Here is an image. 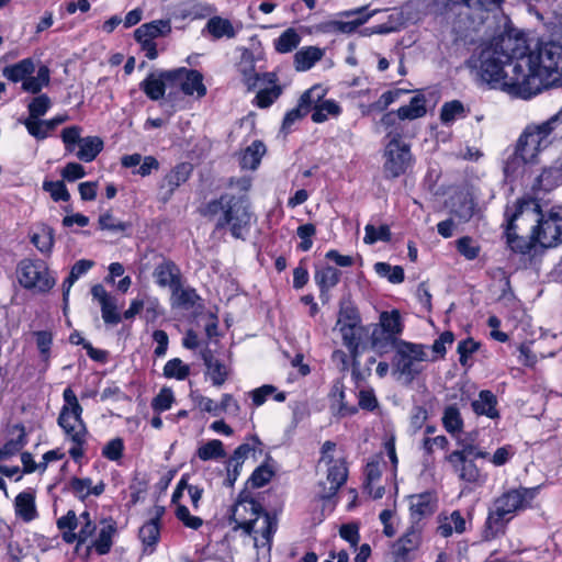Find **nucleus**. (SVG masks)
I'll use <instances>...</instances> for the list:
<instances>
[{"instance_id":"864d4df0","label":"nucleus","mask_w":562,"mask_h":562,"mask_svg":"<svg viewBox=\"0 0 562 562\" xmlns=\"http://www.w3.org/2000/svg\"><path fill=\"white\" fill-rule=\"evenodd\" d=\"M300 42L299 33L294 29H288L274 41V48L281 54L290 53L299 46Z\"/></svg>"},{"instance_id":"e433bc0d","label":"nucleus","mask_w":562,"mask_h":562,"mask_svg":"<svg viewBox=\"0 0 562 562\" xmlns=\"http://www.w3.org/2000/svg\"><path fill=\"white\" fill-rule=\"evenodd\" d=\"M12 437L0 448V460H5L19 453L26 445V434L23 426L15 425L11 431Z\"/></svg>"},{"instance_id":"37998d69","label":"nucleus","mask_w":562,"mask_h":562,"mask_svg":"<svg viewBox=\"0 0 562 562\" xmlns=\"http://www.w3.org/2000/svg\"><path fill=\"white\" fill-rule=\"evenodd\" d=\"M35 71V64L31 58H24L14 65L7 66L3 69V76L12 81L19 82L26 80V78Z\"/></svg>"},{"instance_id":"680f3d73","label":"nucleus","mask_w":562,"mask_h":562,"mask_svg":"<svg viewBox=\"0 0 562 562\" xmlns=\"http://www.w3.org/2000/svg\"><path fill=\"white\" fill-rule=\"evenodd\" d=\"M82 128L78 125L65 127L61 131L60 137L68 153H72L77 145L80 144Z\"/></svg>"},{"instance_id":"3c124183","label":"nucleus","mask_w":562,"mask_h":562,"mask_svg":"<svg viewBox=\"0 0 562 562\" xmlns=\"http://www.w3.org/2000/svg\"><path fill=\"white\" fill-rule=\"evenodd\" d=\"M196 456L202 461H209L224 458L226 452L221 440L212 439L198 448Z\"/></svg>"},{"instance_id":"7ed1b4c3","label":"nucleus","mask_w":562,"mask_h":562,"mask_svg":"<svg viewBox=\"0 0 562 562\" xmlns=\"http://www.w3.org/2000/svg\"><path fill=\"white\" fill-rule=\"evenodd\" d=\"M201 213L216 221V231L227 228L234 238L241 240L246 239L254 220L247 196L231 193L207 202Z\"/></svg>"},{"instance_id":"774afa93","label":"nucleus","mask_w":562,"mask_h":562,"mask_svg":"<svg viewBox=\"0 0 562 562\" xmlns=\"http://www.w3.org/2000/svg\"><path fill=\"white\" fill-rule=\"evenodd\" d=\"M273 474L274 472L270 465L261 464L254 470L252 474L249 477V483L251 484L252 487H262L270 482Z\"/></svg>"},{"instance_id":"412c9836","label":"nucleus","mask_w":562,"mask_h":562,"mask_svg":"<svg viewBox=\"0 0 562 562\" xmlns=\"http://www.w3.org/2000/svg\"><path fill=\"white\" fill-rule=\"evenodd\" d=\"M91 295L100 307L102 319L108 325H117L122 321V316L117 308L116 299L111 295L102 284H95L91 288Z\"/></svg>"},{"instance_id":"0eeeda50","label":"nucleus","mask_w":562,"mask_h":562,"mask_svg":"<svg viewBox=\"0 0 562 562\" xmlns=\"http://www.w3.org/2000/svg\"><path fill=\"white\" fill-rule=\"evenodd\" d=\"M63 400L64 404L57 418L58 426L63 429L68 440L87 441L89 431L82 419L83 408L71 387L64 390Z\"/></svg>"},{"instance_id":"a19ab883","label":"nucleus","mask_w":562,"mask_h":562,"mask_svg":"<svg viewBox=\"0 0 562 562\" xmlns=\"http://www.w3.org/2000/svg\"><path fill=\"white\" fill-rule=\"evenodd\" d=\"M76 156L79 160L91 162L103 149V140L98 136H87L80 139Z\"/></svg>"},{"instance_id":"4c0bfd02","label":"nucleus","mask_w":562,"mask_h":562,"mask_svg":"<svg viewBox=\"0 0 562 562\" xmlns=\"http://www.w3.org/2000/svg\"><path fill=\"white\" fill-rule=\"evenodd\" d=\"M324 56V50L316 46H307L297 50L294 55V65L297 71L311 69Z\"/></svg>"},{"instance_id":"603ef678","label":"nucleus","mask_w":562,"mask_h":562,"mask_svg":"<svg viewBox=\"0 0 562 562\" xmlns=\"http://www.w3.org/2000/svg\"><path fill=\"white\" fill-rule=\"evenodd\" d=\"M442 425L445 429L451 435H456L462 430L463 419L459 408L456 405H449L445 408L442 415Z\"/></svg>"},{"instance_id":"e2e57ef3","label":"nucleus","mask_w":562,"mask_h":562,"mask_svg":"<svg viewBox=\"0 0 562 562\" xmlns=\"http://www.w3.org/2000/svg\"><path fill=\"white\" fill-rule=\"evenodd\" d=\"M457 250L468 260L475 259L480 254L479 244L470 236H463L457 241Z\"/></svg>"},{"instance_id":"052dcab7","label":"nucleus","mask_w":562,"mask_h":562,"mask_svg":"<svg viewBox=\"0 0 562 562\" xmlns=\"http://www.w3.org/2000/svg\"><path fill=\"white\" fill-rule=\"evenodd\" d=\"M34 337L36 340V346L40 351L41 358L47 367L49 357H50V347L53 344V335L47 330H38L34 331Z\"/></svg>"},{"instance_id":"39448f33","label":"nucleus","mask_w":562,"mask_h":562,"mask_svg":"<svg viewBox=\"0 0 562 562\" xmlns=\"http://www.w3.org/2000/svg\"><path fill=\"white\" fill-rule=\"evenodd\" d=\"M561 123L562 109L544 122L527 125L517 140L518 149L537 160L539 153L552 144L553 132Z\"/></svg>"},{"instance_id":"5fc2aeb1","label":"nucleus","mask_w":562,"mask_h":562,"mask_svg":"<svg viewBox=\"0 0 562 562\" xmlns=\"http://www.w3.org/2000/svg\"><path fill=\"white\" fill-rule=\"evenodd\" d=\"M465 116V110L462 102L453 100L446 102L440 111V120L443 124H450L459 117Z\"/></svg>"},{"instance_id":"9b49d317","label":"nucleus","mask_w":562,"mask_h":562,"mask_svg":"<svg viewBox=\"0 0 562 562\" xmlns=\"http://www.w3.org/2000/svg\"><path fill=\"white\" fill-rule=\"evenodd\" d=\"M539 487L510 488L502 493L492 503V508L510 520L520 512L532 507Z\"/></svg>"},{"instance_id":"13d9d810","label":"nucleus","mask_w":562,"mask_h":562,"mask_svg":"<svg viewBox=\"0 0 562 562\" xmlns=\"http://www.w3.org/2000/svg\"><path fill=\"white\" fill-rule=\"evenodd\" d=\"M363 241L368 245H372L376 241H389L391 239V232L387 225H381L375 227L372 224H368L364 227Z\"/></svg>"},{"instance_id":"72a5a7b5","label":"nucleus","mask_w":562,"mask_h":562,"mask_svg":"<svg viewBox=\"0 0 562 562\" xmlns=\"http://www.w3.org/2000/svg\"><path fill=\"white\" fill-rule=\"evenodd\" d=\"M203 33L210 34L213 40H221L223 37L234 38L237 34V30L228 19L213 16L207 21Z\"/></svg>"},{"instance_id":"58836bf2","label":"nucleus","mask_w":562,"mask_h":562,"mask_svg":"<svg viewBox=\"0 0 562 562\" xmlns=\"http://www.w3.org/2000/svg\"><path fill=\"white\" fill-rule=\"evenodd\" d=\"M426 113V98L422 93L413 97L407 105H403L396 111L400 120H416L425 116Z\"/></svg>"},{"instance_id":"a878e982","label":"nucleus","mask_w":562,"mask_h":562,"mask_svg":"<svg viewBox=\"0 0 562 562\" xmlns=\"http://www.w3.org/2000/svg\"><path fill=\"white\" fill-rule=\"evenodd\" d=\"M316 91L317 87H313L301 95L297 106L285 114L282 123L283 131L289 130L296 121L304 117L311 111L313 102H315L314 94Z\"/></svg>"},{"instance_id":"69168bd1","label":"nucleus","mask_w":562,"mask_h":562,"mask_svg":"<svg viewBox=\"0 0 562 562\" xmlns=\"http://www.w3.org/2000/svg\"><path fill=\"white\" fill-rule=\"evenodd\" d=\"M175 402L173 392L169 387H162L159 393L153 398L151 407L155 412L161 413L168 411Z\"/></svg>"},{"instance_id":"c756f323","label":"nucleus","mask_w":562,"mask_h":562,"mask_svg":"<svg viewBox=\"0 0 562 562\" xmlns=\"http://www.w3.org/2000/svg\"><path fill=\"white\" fill-rule=\"evenodd\" d=\"M509 521V518L490 507L482 533L483 539L491 541L505 535Z\"/></svg>"},{"instance_id":"2f4dec72","label":"nucleus","mask_w":562,"mask_h":562,"mask_svg":"<svg viewBox=\"0 0 562 562\" xmlns=\"http://www.w3.org/2000/svg\"><path fill=\"white\" fill-rule=\"evenodd\" d=\"M171 32L170 20H155L142 24L134 32L135 40L154 41L156 37L166 36Z\"/></svg>"},{"instance_id":"c9c22d12","label":"nucleus","mask_w":562,"mask_h":562,"mask_svg":"<svg viewBox=\"0 0 562 562\" xmlns=\"http://www.w3.org/2000/svg\"><path fill=\"white\" fill-rule=\"evenodd\" d=\"M533 162H536V160L533 158H528L525 155V151L518 149V144H516L515 151L505 160L503 170L506 178L515 179L525 171V166L527 164Z\"/></svg>"},{"instance_id":"5701e85b","label":"nucleus","mask_w":562,"mask_h":562,"mask_svg":"<svg viewBox=\"0 0 562 562\" xmlns=\"http://www.w3.org/2000/svg\"><path fill=\"white\" fill-rule=\"evenodd\" d=\"M191 172L192 165L188 162H181L172 168L164 177L159 186L164 199L169 200L173 192L190 178Z\"/></svg>"},{"instance_id":"2eb2a0df","label":"nucleus","mask_w":562,"mask_h":562,"mask_svg":"<svg viewBox=\"0 0 562 562\" xmlns=\"http://www.w3.org/2000/svg\"><path fill=\"white\" fill-rule=\"evenodd\" d=\"M423 524L411 525L392 546L394 562H411L423 541Z\"/></svg>"},{"instance_id":"f704fd0d","label":"nucleus","mask_w":562,"mask_h":562,"mask_svg":"<svg viewBox=\"0 0 562 562\" xmlns=\"http://www.w3.org/2000/svg\"><path fill=\"white\" fill-rule=\"evenodd\" d=\"M69 487L79 499L85 501L90 495L100 496L105 490V484L103 481H100L93 486L92 480L89 477H72L69 482Z\"/></svg>"},{"instance_id":"49530a36","label":"nucleus","mask_w":562,"mask_h":562,"mask_svg":"<svg viewBox=\"0 0 562 562\" xmlns=\"http://www.w3.org/2000/svg\"><path fill=\"white\" fill-rule=\"evenodd\" d=\"M171 305L182 308H191L194 306L199 299L194 289L182 288L181 281L179 285L173 286L171 290Z\"/></svg>"},{"instance_id":"f3484780","label":"nucleus","mask_w":562,"mask_h":562,"mask_svg":"<svg viewBox=\"0 0 562 562\" xmlns=\"http://www.w3.org/2000/svg\"><path fill=\"white\" fill-rule=\"evenodd\" d=\"M164 515L165 507L155 505L149 510V519L139 528L138 537L144 546V550H148L149 553L155 550L160 539V521Z\"/></svg>"},{"instance_id":"ea45409f","label":"nucleus","mask_w":562,"mask_h":562,"mask_svg":"<svg viewBox=\"0 0 562 562\" xmlns=\"http://www.w3.org/2000/svg\"><path fill=\"white\" fill-rule=\"evenodd\" d=\"M376 326L389 333L390 337L395 338H398L404 329L402 317L397 310L382 312L380 314L379 324Z\"/></svg>"},{"instance_id":"6ab92c4d","label":"nucleus","mask_w":562,"mask_h":562,"mask_svg":"<svg viewBox=\"0 0 562 562\" xmlns=\"http://www.w3.org/2000/svg\"><path fill=\"white\" fill-rule=\"evenodd\" d=\"M348 470L345 461H337L334 464L327 467L326 481L319 482V491L317 492L319 498L329 499L347 481Z\"/></svg>"},{"instance_id":"09e8293b","label":"nucleus","mask_w":562,"mask_h":562,"mask_svg":"<svg viewBox=\"0 0 562 562\" xmlns=\"http://www.w3.org/2000/svg\"><path fill=\"white\" fill-rule=\"evenodd\" d=\"M238 69L248 88L255 87L258 80V74L255 71V56L252 52L249 49L243 50Z\"/></svg>"},{"instance_id":"6e6d98bb","label":"nucleus","mask_w":562,"mask_h":562,"mask_svg":"<svg viewBox=\"0 0 562 562\" xmlns=\"http://www.w3.org/2000/svg\"><path fill=\"white\" fill-rule=\"evenodd\" d=\"M330 396H331V401H333L331 407L335 408V406L337 405V413L339 415L346 416V415L355 414L357 412L356 407H348L344 403L345 391H344L342 383L336 382L333 385V389H331V392H330Z\"/></svg>"},{"instance_id":"8fccbe9b","label":"nucleus","mask_w":562,"mask_h":562,"mask_svg":"<svg viewBox=\"0 0 562 562\" xmlns=\"http://www.w3.org/2000/svg\"><path fill=\"white\" fill-rule=\"evenodd\" d=\"M31 243L44 255H49L54 246V229L43 225L31 236Z\"/></svg>"},{"instance_id":"a211bd4d","label":"nucleus","mask_w":562,"mask_h":562,"mask_svg":"<svg viewBox=\"0 0 562 562\" xmlns=\"http://www.w3.org/2000/svg\"><path fill=\"white\" fill-rule=\"evenodd\" d=\"M259 502L252 497H240L233 508V520L243 530L254 528V522L263 513Z\"/></svg>"},{"instance_id":"f257e3e1","label":"nucleus","mask_w":562,"mask_h":562,"mask_svg":"<svg viewBox=\"0 0 562 562\" xmlns=\"http://www.w3.org/2000/svg\"><path fill=\"white\" fill-rule=\"evenodd\" d=\"M526 50V38L518 32L506 31L482 47L474 67L492 88L529 99L535 87L521 81L524 65L519 63Z\"/></svg>"},{"instance_id":"6e6552de","label":"nucleus","mask_w":562,"mask_h":562,"mask_svg":"<svg viewBox=\"0 0 562 562\" xmlns=\"http://www.w3.org/2000/svg\"><path fill=\"white\" fill-rule=\"evenodd\" d=\"M335 329L339 331L342 344L355 360L359 353V347L364 335V327L361 324L360 314L352 303H340Z\"/></svg>"},{"instance_id":"bf43d9fd","label":"nucleus","mask_w":562,"mask_h":562,"mask_svg":"<svg viewBox=\"0 0 562 562\" xmlns=\"http://www.w3.org/2000/svg\"><path fill=\"white\" fill-rule=\"evenodd\" d=\"M99 228L102 231H110L113 233L125 232L131 227L130 223L122 222L114 217L110 212H105L99 216L98 220Z\"/></svg>"},{"instance_id":"c85d7f7f","label":"nucleus","mask_w":562,"mask_h":562,"mask_svg":"<svg viewBox=\"0 0 562 562\" xmlns=\"http://www.w3.org/2000/svg\"><path fill=\"white\" fill-rule=\"evenodd\" d=\"M166 71L151 72L139 83L140 89L150 100L161 99L166 88H169V81L164 77Z\"/></svg>"},{"instance_id":"338daca9","label":"nucleus","mask_w":562,"mask_h":562,"mask_svg":"<svg viewBox=\"0 0 562 562\" xmlns=\"http://www.w3.org/2000/svg\"><path fill=\"white\" fill-rule=\"evenodd\" d=\"M206 373L209 374L214 386L223 385L228 378V370L226 366L220 360L206 366Z\"/></svg>"},{"instance_id":"f8f14e48","label":"nucleus","mask_w":562,"mask_h":562,"mask_svg":"<svg viewBox=\"0 0 562 562\" xmlns=\"http://www.w3.org/2000/svg\"><path fill=\"white\" fill-rule=\"evenodd\" d=\"M469 454L470 450H454L446 457V460L460 481L472 486H482L487 480V474Z\"/></svg>"},{"instance_id":"20e7f679","label":"nucleus","mask_w":562,"mask_h":562,"mask_svg":"<svg viewBox=\"0 0 562 562\" xmlns=\"http://www.w3.org/2000/svg\"><path fill=\"white\" fill-rule=\"evenodd\" d=\"M525 212L537 216L531 229V239L542 248H553L562 244V206H553L542 212L540 205L530 202Z\"/></svg>"},{"instance_id":"7c9ffc66","label":"nucleus","mask_w":562,"mask_h":562,"mask_svg":"<svg viewBox=\"0 0 562 562\" xmlns=\"http://www.w3.org/2000/svg\"><path fill=\"white\" fill-rule=\"evenodd\" d=\"M315 102H313L312 109V121L315 123H323L329 116H338L340 114V106L334 100H323L322 94L319 93V88H317L316 93L314 94Z\"/></svg>"},{"instance_id":"4468645a","label":"nucleus","mask_w":562,"mask_h":562,"mask_svg":"<svg viewBox=\"0 0 562 562\" xmlns=\"http://www.w3.org/2000/svg\"><path fill=\"white\" fill-rule=\"evenodd\" d=\"M57 528L61 532V538L66 543L76 542V550L86 543L94 535L97 525L94 521H87L78 525L75 510H68L66 515L59 517L56 521Z\"/></svg>"},{"instance_id":"aec40b11","label":"nucleus","mask_w":562,"mask_h":562,"mask_svg":"<svg viewBox=\"0 0 562 562\" xmlns=\"http://www.w3.org/2000/svg\"><path fill=\"white\" fill-rule=\"evenodd\" d=\"M278 521L274 516H271L269 513L263 512L258 516L256 521L254 522V528L249 530H244L247 535H254L255 546L267 547L270 549L271 541L274 532L277 531Z\"/></svg>"},{"instance_id":"1a4fd4ad","label":"nucleus","mask_w":562,"mask_h":562,"mask_svg":"<svg viewBox=\"0 0 562 562\" xmlns=\"http://www.w3.org/2000/svg\"><path fill=\"white\" fill-rule=\"evenodd\" d=\"M16 278L21 286L37 293H46L56 283L47 263L38 258H24L16 267Z\"/></svg>"},{"instance_id":"dca6fc26","label":"nucleus","mask_w":562,"mask_h":562,"mask_svg":"<svg viewBox=\"0 0 562 562\" xmlns=\"http://www.w3.org/2000/svg\"><path fill=\"white\" fill-rule=\"evenodd\" d=\"M530 202L525 200H518L515 204V212L509 215L508 210L506 211L507 216V225L505 229L506 244L508 247L516 252L528 254L532 249L533 246L538 245L536 241L531 239H526L525 237L518 236L516 234V225L515 221L524 215L525 207H529Z\"/></svg>"},{"instance_id":"79ce46f5","label":"nucleus","mask_w":562,"mask_h":562,"mask_svg":"<svg viewBox=\"0 0 562 562\" xmlns=\"http://www.w3.org/2000/svg\"><path fill=\"white\" fill-rule=\"evenodd\" d=\"M496 404V396L491 391L483 390L479 393V398L472 402V408L477 415L496 418L498 417Z\"/></svg>"},{"instance_id":"ddd939ff","label":"nucleus","mask_w":562,"mask_h":562,"mask_svg":"<svg viewBox=\"0 0 562 562\" xmlns=\"http://www.w3.org/2000/svg\"><path fill=\"white\" fill-rule=\"evenodd\" d=\"M169 81V88H179L186 95H195L198 99L205 97L207 90L203 83V75L186 67L167 70L164 76Z\"/></svg>"},{"instance_id":"423d86ee","label":"nucleus","mask_w":562,"mask_h":562,"mask_svg":"<svg viewBox=\"0 0 562 562\" xmlns=\"http://www.w3.org/2000/svg\"><path fill=\"white\" fill-rule=\"evenodd\" d=\"M383 151V173L387 179H396L405 175L414 164L411 145L405 143L402 134L395 128L387 132Z\"/></svg>"},{"instance_id":"b1692460","label":"nucleus","mask_w":562,"mask_h":562,"mask_svg":"<svg viewBox=\"0 0 562 562\" xmlns=\"http://www.w3.org/2000/svg\"><path fill=\"white\" fill-rule=\"evenodd\" d=\"M156 283L161 288H169L170 290L179 285L181 281V273L177 265L169 260L164 259L159 262L153 272Z\"/></svg>"},{"instance_id":"f03ea898","label":"nucleus","mask_w":562,"mask_h":562,"mask_svg":"<svg viewBox=\"0 0 562 562\" xmlns=\"http://www.w3.org/2000/svg\"><path fill=\"white\" fill-rule=\"evenodd\" d=\"M524 65L521 81L535 87L530 98L550 85L557 83L562 76V45L554 42L540 43L529 55H521Z\"/></svg>"},{"instance_id":"4d7b16f0","label":"nucleus","mask_w":562,"mask_h":562,"mask_svg":"<svg viewBox=\"0 0 562 562\" xmlns=\"http://www.w3.org/2000/svg\"><path fill=\"white\" fill-rule=\"evenodd\" d=\"M190 374V368L188 364L179 358H173L164 367V375L168 379L184 380Z\"/></svg>"},{"instance_id":"0e129e2a","label":"nucleus","mask_w":562,"mask_h":562,"mask_svg":"<svg viewBox=\"0 0 562 562\" xmlns=\"http://www.w3.org/2000/svg\"><path fill=\"white\" fill-rule=\"evenodd\" d=\"M52 105V101L47 94L35 97L29 104V117L40 119L45 115Z\"/></svg>"},{"instance_id":"4be33fe9","label":"nucleus","mask_w":562,"mask_h":562,"mask_svg":"<svg viewBox=\"0 0 562 562\" xmlns=\"http://www.w3.org/2000/svg\"><path fill=\"white\" fill-rule=\"evenodd\" d=\"M437 508V498L430 492H425L409 497L411 525L422 524V520L430 517Z\"/></svg>"},{"instance_id":"473e14b6","label":"nucleus","mask_w":562,"mask_h":562,"mask_svg":"<svg viewBox=\"0 0 562 562\" xmlns=\"http://www.w3.org/2000/svg\"><path fill=\"white\" fill-rule=\"evenodd\" d=\"M14 512L25 522L34 520L37 517L34 493L25 491L18 494L14 499Z\"/></svg>"},{"instance_id":"de8ad7c7","label":"nucleus","mask_w":562,"mask_h":562,"mask_svg":"<svg viewBox=\"0 0 562 562\" xmlns=\"http://www.w3.org/2000/svg\"><path fill=\"white\" fill-rule=\"evenodd\" d=\"M50 80V72L47 66L42 65L36 76L30 75L26 80L22 83V89L26 92L36 94L38 93L44 87H47L49 85Z\"/></svg>"},{"instance_id":"c03bdc74","label":"nucleus","mask_w":562,"mask_h":562,"mask_svg":"<svg viewBox=\"0 0 562 562\" xmlns=\"http://www.w3.org/2000/svg\"><path fill=\"white\" fill-rule=\"evenodd\" d=\"M266 153V146L262 142L256 140L248 146L240 156V166L243 169H256Z\"/></svg>"},{"instance_id":"cd10ccee","label":"nucleus","mask_w":562,"mask_h":562,"mask_svg":"<svg viewBox=\"0 0 562 562\" xmlns=\"http://www.w3.org/2000/svg\"><path fill=\"white\" fill-rule=\"evenodd\" d=\"M364 10H366V8H361L356 11H345L341 13V15L351 16V15L357 14L358 18H356L355 20H351V21H331L326 25V27L328 31L340 32L344 34H351V33L356 32V30L359 26L364 24L374 14V12L364 14L363 13Z\"/></svg>"},{"instance_id":"a18cd8bd","label":"nucleus","mask_w":562,"mask_h":562,"mask_svg":"<svg viewBox=\"0 0 562 562\" xmlns=\"http://www.w3.org/2000/svg\"><path fill=\"white\" fill-rule=\"evenodd\" d=\"M400 340L401 339L398 338L390 337L389 333L382 330L376 325L371 334V346L380 355L387 353L390 350H395L397 342H400Z\"/></svg>"},{"instance_id":"393cba45","label":"nucleus","mask_w":562,"mask_h":562,"mask_svg":"<svg viewBox=\"0 0 562 562\" xmlns=\"http://www.w3.org/2000/svg\"><path fill=\"white\" fill-rule=\"evenodd\" d=\"M340 277L341 272L329 265L316 268L314 280L319 288L321 299L324 302L328 300V291L339 283Z\"/></svg>"},{"instance_id":"9d476101","label":"nucleus","mask_w":562,"mask_h":562,"mask_svg":"<svg viewBox=\"0 0 562 562\" xmlns=\"http://www.w3.org/2000/svg\"><path fill=\"white\" fill-rule=\"evenodd\" d=\"M392 364L394 372L412 382L422 371L420 363L427 360L425 347L405 340L397 342Z\"/></svg>"},{"instance_id":"bb28decb","label":"nucleus","mask_w":562,"mask_h":562,"mask_svg":"<svg viewBox=\"0 0 562 562\" xmlns=\"http://www.w3.org/2000/svg\"><path fill=\"white\" fill-rule=\"evenodd\" d=\"M116 533V525L114 521H104L94 540L87 547V554L94 550L99 555L108 554L113 546V537Z\"/></svg>"}]
</instances>
